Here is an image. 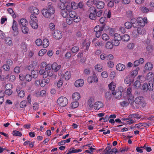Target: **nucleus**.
<instances>
[{
    "instance_id": "nucleus-14",
    "label": "nucleus",
    "mask_w": 154,
    "mask_h": 154,
    "mask_svg": "<svg viewBox=\"0 0 154 154\" xmlns=\"http://www.w3.org/2000/svg\"><path fill=\"white\" fill-rule=\"evenodd\" d=\"M116 67L117 70L119 71H121L124 70L125 69V66L123 64L119 63L117 65Z\"/></svg>"
},
{
    "instance_id": "nucleus-51",
    "label": "nucleus",
    "mask_w": 154,
    "mask_h": 154,
    "mask_svg": "<svg viewBox=\"0 0 154 154\" xmlns=\"http://www.w3.org/2000/svg\"><path fill=\"white\" fill-rule=\"evenodd\" d=\"M105 97L107 100H109L111 97V94L110 92H107L105 94Z\"/></svg>"
},
{
    "instance_id": "nucleus-36",
    "label": "nucleus",
    "mask_w": 154,
    "mask_h": 154,
    "mask_svg": "<svg viewBox=\"0 0 154 154\" xmlns=\"http://www.w3.org/2000/svg\"><path fill=\"white\" fill-rule=\"evenodd\" d=\"M131 22L132 23V26L136 28L138 27V26L139 25H137L136 23L137 22V21L136 19H132L131 20Z\"/></svg>"
},
{
    "instance_id": "nucleus-63",
    "label": "nucleus",
    "mask_w": 154,
    "mask_h": 154,
    "mask_svg": "<svg viewBox=\"0 0 154 154\" xmlns=\"http://www.w3.org/2000/svg\"><path fill=\"white\" fill-rule=\"evenodd\" d=\"M25 78L26 80L29 82L31 80L32 76L30 74H27L26 75Z\"/></svg>"
},
{
    "instance_id": "nucleus-48",
    "label": "nucleus",
    "mask_w": 154,
    "mask_h": 154,
    "mask_svg": "<svg viewBox=\"0 0 154 154\" xmlns=\"http://www.w3.org/2000/svg\"><path fill=\"white\" fill-rule=\"evenodd\" d=\"M95 46H103L104 45V43L103 41H97L94 44Z\"/></svg>"
},
{
    "instance_id": "nucleus-43",
    "label": "nucleus",
    "mask_w": 154,
    "mask_h": 154,
    "mask_svg": "<svg viewBox=\"0 0 154 154\" xmlns=\"http://www.w3.org/2000/svg\"><path fill=\"white\" fill-rule=\"evenodd\" d=\"M13 135L14 136H19L21 137L22 135V134L21 132L15 130L13 131Z\"/></svg>"
},
{
    "instance_id": "nucleus-55",
    "label": "nucleus",
    "mask_w": 154,
    "mask_h": 154,
    "mask_svg": "<svg viewBox=\"0 0 154 154\" xmlns=\"http://www.w3.org/2000/svg\"><path fill=\"white\" fill-rule=\"evenodd\" d=\"M33 9V12L35 14L38 15L39 13V10L35 7H33L32 8Z\"/></svg>"
},
{
    "instance_id": "nucleus-50",
    "label": "nucleus",
    "mask_w": 154,
    "mask_h": 154,
    "mask_svg": "<svg viewBox=\"0 0 154 154\" xmlns=\"http://www.w3.org/2000/svg\"><path fill=\"white\" fill-rule=\"evenodd\" d=\"M71 7L73 9H77L78 8V5L75 2H72L71 3Z\"/></svg>"
},
{
    "instance_id": "nucleus-30",
    "label": "nucleus",
    "mask_w": 154,
    "mask_h": 154,
    "mask_svg": "<svg viewBox=\"0 0 154 154\" xmlns=\"http://www.w3.org/2000/svg\"><path fill=\"white\" fill-rule=\"evenodd\" d=\"M71 73L69 71H66L64 74V77L65 80H68L71 76Z\"/></svg>"
},
{
    "instance_id": "nucleus-7",
    "label": "nucleus",
    "mask_w": 154,
    "mask_h": 154,
    "mask_svg": "<svg viewBox=\"0 0 154 154\" xmlns=\"http://www.w3.org/2000/svg\"><path fill=\"white\" fill-rule=\"evenodd\" d=\"M53 36L55 39L59 40L62 38V33L61 31L56 30L53 33Z\"/></svg>"
},
{
    "instance_id": "nucleus-45",
    "label": "nucleus",
    "mask_w": 154,
    "mask_h": 154,
    "mask_svg": "<svg viewBox=\"0 0 154 154\" xmlns=\"http://www.w3.org/2000/svg\"><path fill=\"white\" fill-rule=\"evenodd\" d=\"M88 11L90 13L96 14V9L95 7H91L90 8Z\"/></svg>"
},
{
    "instance_id": "nucleus-62",
    "label": "nucleus",
    "mask_w": 154,
    "mask_h": 154,
    "mask_svg": "<svg viewBox=\"0 0 154 154\" xmlns=\"http://www.w3.org/2000/svg\"><path fill=\"white\" fill-rule=\"evenodd\" d=\"M35 69V67L32 64H31L29 65L28 67H27V69L29 70L32 72L33 71L34 69Z\"/></svg>"
},
{
    "instance_id": "nucleus-40",
    "label": "nucleus",
    "mask_w": 154,
    "mask_h": 154,
    "mask_svg": "<svg viewBox=\"0 0 154 154\" xmlns=\"http://www.w3.org/2000/svg\"><path fill=\"white\" fill-rule=\"evenodd\" d=\"M94 102V99L92 97L90 98L88 100V104L90 108L93 106V103Z\"/></svg>"
},
{
    "instance_id": "nucleus-17",
    "label": "nucleus",
    "mask_w": 154,
    "mask_h": 154,
    "mask_svg": "<svg viewBox=\"0 0 154 154\" xmlns=\"http://www.w3.org/2000/svg\"><path fill=\"white\" fill-rule=\"evenodd\" d=\"M104 28V25H102L101 27L99 25L96 26L94 28V31L95 32H102Z\"/></svg>"
},
{
    "instance_id": "nucleus-41",
    "label": "nucleus",
    "mask_w": 154,
    "mask_h": 154,
    "mask_svg": "<svg viewBox=\"0 0 154 154\" xmlns=\"http://www.w3.org/2000/svg\"><path fill=\"white\" fill-rule=\"evenodd\" d=\"M106 19L105 17H103L100 18L99 20L101 24H103V25H104L106 24Z\"/></svg>"
},
{
    "instance_id": "nucleus-20",
    "label": "nucleus",
    "mask_w": 154,
    "mask_h": 154,
    "mask_svg": "<svg viewBox=\"0 0 154 154\" xmlns=\"http://www.w3.org/2000/svg\"><path fill=\"white\" fill-rule=\"evenodd\" d=\"M128 100L130 104L132 105L134 103V97L132 94L129 95L127 96Z\"/></svg>"
},
{
    "instance_id": "nucleus-46",
    "label": "nucleus",
    "mask_w": 154,
    "mask_h": 154,
    "mask_svg": "<svg viewBox=\"0 0 154 154\" xmlns=\"http://www.w3.org/2000/svg\"><path fill=\"white\" fill-rule=\"evenodd\" d=\"M79 105L77 101L73 102L71 103V106L72 108H75L78 107Z\"/></svg>"
},
{
    "instance_id": "nucleus-26",
    "label": "nucleus",
    "mask_w": 154,
    "mask_h": 154,
    "mask_svg": "<svg viewBox=\"0 0 154 154\" xmlns=\"http://www.w3.org/2000/svg\"><path fill=\"white\" fill-rule=\"evenodd\" d=\"M5 42L8 45L10 46L12 45V42L11 38L10 37H6L5 39Z\"/></svg>"
},
{
    "instance_id": "nucleus-23",
    "label": "nucleus",
    "mask_w": 154,
    "mask_h": 154,
    "mask_svg": "<svg viewBox=\"0 0 154 154\" xmlns=\"http://www.w3.org/2000/svg\"><path fill=\"white\" fill-rule=\"evenodd\" d=\"M128 117L130 118L133 119L136 118L137 119H139L140 117L139 116V115L137 113L131 114L128 116Z\"/></svg>"
},
{
    "instance_id": "nucleus-10",
    "label": "nucleus",
    "mask_w": 154,
    "mask_h": 154,
    "mask_svg": "<svg viewBox=\"0 0 154 154\" xmlns=\"http://www.w3.org/2000/svg\"><path fill=\"white\" fill-rule=\"evenodd\" d=\"M112 93L113 95H115L116 98L119 99L120 98L122 95V91L119 90H116L115 92L112 91Z\"/></svg>"
},
{
    "instance_id": "nucleus-64",
    "label": "nucleus",
    "mask_w": 154,
    "mask_h": 154,
    "mask_svg": "<svg viewBox=\"0 0 154 154\" xmlns=\"http://www.w3.org/2000/svg\"><path fill=\"white\" fill-rule=\"evenodd\" d=\"M126 14L127 16L129 18H131L132 17V12L131 11L129 10L127 11Z\"/></svg>"
},
{
    "instance_id": "nucleus-37",
    "label": "nucleus",
    "mask_w": 154,
    "mask_h": 154,
    "mask_svg": "<svg viewBox=\"0 0 154 154\" xmlns=\"http://www.w3.org/2000/svg\"><path fill=\"white\" fill-rule=\"evenodd\" d=\"M39 73L41 75H43V77L44 78H45L47 77L46 74V71H45L44 69H41L39 71Z\"/></svg>"
},
{
    "instance_id": "nucleus-61",
    "label": "nucleus",
    "mask_w": 154,
    "mask_h": 154,
    "mask_svg": "<svg viewBox=\"0 0 154 154\" xmlns=\"http://www.w3.org/2000/svg\"><path fill=\"white\" fill-rule=\"evenodd\" d=\"M22 49L24 52H26L27 51V45L26 44L23 43L22 45Z\"/></svg>"
},
{
    "instance_id": "nucleus-58",
    "label": "nucleus",
    "mask_w": 154,
    "mask_h": 154,
    "mask_svg": "<svg viewBox=\"0 0 154 154\" xmlns=\"http://www.w3.org/2000/svg\"><path fill=\"white\" fill-rule=\"evenodd\" d=\"M2 68L3 69L6 71H8L10 69L9 66L7 64L3 65Z\"/></svg>"
},
{
    "instance_id": "nucleus-34",
    "label": "nucleus",
    "mask_w": 154,
    "mask_h": 154,
    "mask_svg": "<svg viewBox=\"0 0 154 154\" xmlns=\"http://www.w3.org/2000/svg\"><path fill=\"white\" fill-rule=\"evenodd\" d=\"M102 68V66L100 64L96 65L95 66L96 70L99 72H101L103 70Z\"/></svg>"
},
{
    "instance_id": "nucleus-24",
    "label": "nucleus",
    "mask_w": 154,
    "mask_h": 154,
    "mask_svg": "<svg viewBox=\"0 0 154 154\" xmlns=\"http://www.w3.org/2000/svg\"><path fill=\"white\" fill-rule=\"evenodd\" d=\"M45 70L46 71V74L47 75V77L48 76H49L50 77L53 76L54 77H56V75H54V72L53 70H51V69L48 70Z\"/></svg>"
},
{
    "instance_id": "nucleus-21",
    "label": "nucleus",
    "mask_w": 154,
    "mask_h": 154,
    "mask_svg": "<svg viewBox=\"0 0 154 154\" xmlns=\"http://www.w3.org/2000/svg\"><path fill=\"white\" fill-rule=\"evenodd\" d=\"M122 40L123 42H128L130 39V36L128 34H125L122 37Z\"/></svg>"
},
{
    "instance_id": "nucleus-19",
    "label": "nucleus",
    "mask_w": 154,
    "mask_h": 154,
    "mask_svg": "<svg viewBox=\"0 0 154 154\" xmlns=\"http://www.w3.org/2000/svg\"><path fill=\"white\" fill-rule=\"evenodd\" d=\"M81 97L80 94L78 92H75L73 94L72 98L75 100H78Z\"/></svg>"
},
{
    "instance_id": "nucleus-54",
    "label": "nucleus",
    "mask_w": 154,
    "mask_h": 154,
    "mask_svg": "<svg viewBox=\"0 0 154 154\" xmlns=\"http://www.w3.org/2000/svg\"><path fill=\"white\" fill-rule=\"evenodd\" d=\"M46 52L45 49H43L40 50L38 52V55L40 56H43Z\"/></svg>"
},
{
    "instance_id": "nucleus-12",
    "label": "nucleus",
    "mask_w": 154,
    "mask_h": 154,
    "mask_svg": "<svg viewBox=\"0 0 154 154\" xmlns=\"http://www.w3.org/2000/svg\"><path fill=\"white\" fill-rule=\"evenodd\" d=\"M17 22L14 20H13V25L12 26V28L13 30L14 31V35H17L18 34L17 27Z\"/></svg>"
},
{
    "instance_id": "nucleus-2",
    "label": "nucleus",
    "mask_w": 154,
    "mask_h": 154,
    "mask_svg": "<svg viewBox=\"0 0 154 154\" xmlns=\"http://www.w3.org/2000/svg\"><path fill=\"white\" fill-rule=\"evenodd\" d=\"M61 67V65H58L57 63L54 62L52 65L48 64L47 65L45 69L46 70H48L52 68L53 70H54L55 72H57L60 69Z\"/></svg>"
},
{
    "instance_id": "nucleus-33",
    "label": "nucleus",
    "mask_w": 154,
    "mask_h": 154,
    "mask_svg": "<svg viewBox=\"0 0 154 154\" xmlns=\"http://www.w3.org/2000/svg\"><path fill=\"white\" fill-rule=\"evenodd\" d=\"M27 24V22L26 20L25 19H22L20 20V24L21 26H26Z\"/></svg>"
},
{
    "instance_id": "nucleus-16",
    "label": "nucleus",
    "mask_w": 154,
    "mask_h": 154,
    "mask_svg": "<svg viewBox=\"0 0 154 154\" xmlns=\"http://www.w3.org/2000/svg\"><path fill=\"white\" fill-rule=\"evenodd\" d=\"M143 97L142 96H139L136 98L134 100V102L138 104H141L143 103L142 100Z\"/></svg>"
},
{
    "instance_id": "nucleus-49",
    "label": "nucleus",
    "mask_w": 154,
    "mask_h": 154,
    "mask_svg": "<svg viewBox=\"0 0 154 154\" xmlns=\"http://www.w3.org/2000/svg\"><path fill=\"white\" fill-rule=\"evenodd\" d=\"M38 71L36 70H34L31 72V74L33 78H36L38 76Z\"/></svg>"
},
{
    "instance_id": "nucleus-22",
    "label": "nucleus",
    "mask_w": 154,
    "mask_h": 154,
    "mask_svg": "<svg viewBox=\"0 0 154 154\" xmlns=\"http://www.w3.org/2000/svg\"><path fill=\"white\" fill-rule=\"evenodd\" d=\"M61 13L62 17L64 18H66L68 16L69 12L66 11L65 9L61 10Z\"/></svg>"
},
{
    "instance_id": "nucleus-53",
    "label": "nucleus",
    "mask_w": 154,
    "mask_h": 154,
    "mask_svg": "<svg viewBox=\"0 0 154 154\" xmlns=\"http://www.w3.org/2000/svg\"><path fill=\"white\" fill-rule=\"evenodd\" d=\"M27 102L26 101L23 100L21 101L20 103V108H23L26 106Z\"/></svg>"
},
{
    "instance_id": "nucleus-27",
    "label": "nucleus",
    "mask_w": 154,
    "mask_h": 154,
    "mask_svg": "<svg viewBox=\"0 0 154 154\" xmlns=\"http://www.w3.org/2000/svg\"><path fill=\"white\" fill-rule=\"evenodd\" d=\"M140 82L139 81H136L134 84V88L137 89H139L140 88Z\"/></svg>"
},
{
    "instance_id": "nucleus-4",
    "label": "nucleus",
    "mask_w": 154,
    "mask_h": 154,
    "mask_svg": "<svg viewBox=\"0 0 154 154\" xmlns=\"http://www.w3.org/2000/svg\"><path fill=\"white\" fill-rule=\"evenodd\" d=\"M69 15L71 18L75 22H78L80 21V17L76 15L75 11H72L69 12Z\"/></svg>"
},
{
    "instance_id": "nucleus-1",
    "label": "nucleus",
    "mask_w": 154,
    "mask_h": 154,
    "mask_svg": "<svg viewBox=\"0 0 154 154\" xmlns=\"http://www.w3.org/2000/svg\"><path fill=\"white\" fill-rule=\"evenodd\" d=\"M55 12L54 8L43 9L42 10V15L46 18H50Z\"/></svg>"
},
{
    "instance_id": "nucleus-60",
    "label": "nucleus",
    "mask_w": 154,
    "mask_h": 154,
    "mask_svg": "<svg viewBox=\"0 0 154 154\" xmlns=\"http://www.w3.org/2000/svg\"><path fill=\"white\" fill-rule=\"evenodd\" d=\"M142 12L143 13H146L148 12L149 9L145 7H142L141 8Z\"/></svg>"
},
{
    "instance_id": "nucleus-25",
    "label": "nucleus",
    "mask_w": 154,
    "mask_h": 154,
    "mask_svg": "<svg viewBox=\"0 0 154 154\" xmlns=\"http://www.w3.org/2000/svg\"><path fill=\"white\" fill-rule=\"evenodd\" d=\"M42 44L43 47L46 48L49 45V42L48 39L45 38L43 39Z\"/></svg>"
},
{
    "instance_id": "nucleus-29",
    "label": "nucleus",
    "mask_w": 154,
    "mask_h": 154,
    "mask_svg": "<svg viewBox=\"0 0 154 154\" xmlns=\"http://www.w3.org/2000/svg\"><path fill=\"white\" fill-rule=\"evenodd\" d=\"M109 89L112 90V91H114L116 87V84L113 82H111L109 85Z\"/></svg>"
},
{
    "instance_id": "nucleus-13",
    "label": "nucleus",
    "mask_w": 154,
    "mask_h": 154,
    "mask_svg": "<svg viewBox=\"0 0 154 154\" xmlns=\"http://www.w3.org/2000/svg\"><path fill=\"white\" fill-rule=\"evenodd\" d=\"M84 84V81L82 79H79L76 80L75 83V85L76 87L82 86Z\"/></svg>"
},
{
    "instance_id": "nucleus-59",
    "label": "nucleus",
    "mask_w": 154,
    "mask_h": 154,
    "mask_svg": "<svg viewBox=\"0 0 154 154\" xmlns=\"http://www.w3.org/2000/svg\"><path fill=\"white\" fill-rule=\"evenodd\" d=\"M137 30L138 34L142 35L144 34L143 30L142 28L138 27Z\"/></svg>"
},
{
    "instance_id": "nucleus-9",
    "label": "nucleus",
    "mask_w": 154,
    "mask_h": 154,
    "mask_svg": "<svg viewBox=\"0 0 154 154\" xmlns=\"http://www.w3.org/2000/svg\"><path fill=\"white\" fill-rule=\"evenodd\" d=\"M94 109L97 110L103 107V105L101 102L98 101L96 102L93 105Z\"/></svg>"
},
{
    "instance_id": "nucleus-44",
    "label": "nucleus",
    "mask_w": 154,
    "mask_h": 154,
    "mask_svg": "<svg viewBox=\"0 0 154 154\" xmlns=\"http://www.w3.org/2000/svg\"><path fill=\"white\" fill-rule=\"evenodd\" d=\"M9 77V80L11 81L12 82L14 81L16 79V77L15 75H12L9 76V74L7 75L5 77V79H8Z\"/></svg>"
},
{
    "instance_id": "nucleus-6",
    "label": "nucleus",
    "mask_w": 154,
    "mask_h": 154,
    "mask_svg": "<svg viewBox=\"0 0 154 154\" xmlns=\"http://www.w3.org/2000/svg\"><path fill=\"white\" fill-rule=\"evenodd\" d=\"M137 21V22L136 23L137 25H139L142 27L144 26L147 22V19L146 17H144L143 19L141 17L138 18Z\"/></svg>"
},
{
    "instance_id": "nucleus-31",
    "label": "nucleus",
    "mask_w": 154,
    "mask_h": 154,
    "mask_svg": "<svg viewBox=\"0 0 154 154\" xmlns=\"http://www.w3.org/2000/svg\"><path fill=\"white\" fill-rule=\"evenodd\" d=\"M96 2H97L96 0H88L87 2V5L88 7H90L92 6L93 4L95 5Z\"/></svg>"
},
{
    "instance_id": "nucleus-42",
    "label": "nucleus",
    "mask_w": 154,
    "mask_h": 154,
    "mask_svg": "<svg viewBox=\"0 0 154 154\" xmlns=\"http://www.w3.org/2000/svg\"><path fill=\"white\" fill-rule=\"evenodd\" d=\"M122 36L120 34L118 33H116L114 35V37L115 39L118 41H120L122 40Z\"/></svg>"
},
{
    "instance_id": "nucleus-56",
    "label": "nucleus",
    "mask_w": 154,
    "mask_h": 154,
    "mask_svg": "<svg viewBox=\"0 0 154 154\" xmlns=\"http://www.w3.org/2000/svg\"><path fill=\"white\" fill-rule=\"evenodd\" d=\"M79 48L76 46H74L71 49L73 53L77 52L79 51Z\"/></svg>"
},
{
    "instance_id": "nucleus-32",
    "label": "nucleus",
    "mask_w": 154,
    "mask_h": 154,
    "mask_svg": "<svg viewBox=\"0 0 154 154\" xmlns=\"http://www.w3.org/2000/svg\"><path fill=\"white\" fill-rule=\"evenodd\" d=\"M30 23L32 27L34 29H37L38 26V24L37 22H32V21H30Z\"/></svg>"
},
{
    "instance_id": "nucleus-18",
    "label": "nucleus",
    "mask_w": 154,
    "mask_h": 154,
    "mask_svg": "<svg viewBox=\"0 0 154 154\" xmlns=\"http://www.w3.org/2000/svg\"><path fill=\"white\" fill-rule=\"evenodd\" d=\"M153 65L151 63H147L145 65V67L146 70H151L153 67Z\"/></svg>"
},
{
    "instance_id": "nucleus-11",
    "label": "nucleus",
    "mask_w": 154,
    "mask_h": 154,
    "mask_svg": "<svg viewBox=\"0 0 154 154\" xmlns=\"http://www.w3.org/2000/svg\"><path fill=\"white\" fill-rule=\"evenodd\" d=\"M154 78V75L152 72H148L146 76V79L149 81V83L152 82L153 78Z\"/></svg>"
},
{
    "instance_id": "nucleus-35",
    "label": "nucleus",
    "mask_w": 154,
    "mask_h": 154,
    "mask_svg": "<svg viewBox=\"0 0 154 154\" xmlns=\"http://www.w3.org/2000/svg\"><path fill=\"white\" fill-rule=\"evenodd\" d=\"M139 69V67L137 68L135 70L131 72V75L133 77H135L137 74L138 71Z\"/></svg>"
},
{
    "instance_id": "nucleus-8",
    "label": "nucleus",
    "mask_w": 154,
    "mask_h": 154,
    "mask_svg": "<svg viewBox=\"0 0 154 154\" xmlns=\"http://www.w3.org/2000/svg\"><path fill=\"white\" fill-rule=\"evenodd\" d=\"M97 2L95 3L97 8L99 9H102L104 7L105 3L103 1L96 0Z\"/></svg>"
},
{
    "instance_id": "nucleus-57",
    "label": "nucleus",
    "mask_w": 154,
    "mask_h": 154,
    "mask_svg": "<svg viewBox=\"0 0 154 154\" xmlns=\"http://www.w3.org/2000/svg\"><path fill=\"white\" fill-rule=\"evenodd\" d=\"M13 87V85L11 84H7L5 86L6 90L11 89Z\"/></svg>"
},
{
    "instance_id": "nucleus-52",
    "label": "nucleus",
    "mask_w": 154,
    "mask_h": 154,
    "mask_svg": "<svg viewBox=\"0 0 154 154\" xmlns=\"http://www.w3.org/2000/svg\"><path fill=\"white\" fill-rule=\"evenodd\" d=\"M8 12L12 15L13 18H15L16 17V15L14 13L13 9L11 8H8Z\"/></svg>"
},
{
    "instance_id": "nucleus-3",
    "label": "nucleus",
    "mask_w": 154,
    "mask_h": 154,
    "mask_svg": "<svg viewBox=\"0 0 154 154\" xmlns=\"http://www.w3.org/2000/svg\"><path fill=\"white\" fill-rule=\"evenodd\" d=\"M57 103L61 107L66 106L68 103L67 99L64 97H61L58 98L57 101Z\"/></svg>"
},
{
    "instance_id": "nucleus-39",
    "label": "nucleus",
    "mask_w": 154,
    "mask_h": 154,
    "mask_svg": "<svg viewBox=\"0 0 154 154\" xmlns=\"http://www.w3.org/2000/svg\"><path fill=\"white\" fill-rule=\"evenodd\" d=\"M101 37L102 39L103 40L107 41L110 39L109 35L106 33L103 34L102 35Z\"/></svg>"
},
{
    "instance_id": "nucleus-5",
    "label": "nucleus",
    "mask_w": 154,
    "mask_h": 154,
    "mask_svg": "<svg viewBox=\"0 0 154 154\" xmlns=\"http://www.w3.org/2000/svg\"><path fill=\"white\" fill-rule=\"evenodd\" d=\"M141 89L144 92H146L148 90L149 91H153V85H150V83L146 82L143 84Z\"/></svg>"
},
{
    "instance_id": "nucleus-47",
    "label": "nucleus",
    "mask_w": 154,
    "mask_h": 154,
    "mask_svg": "<svg viewBox=\"0 0 154 154\" xmlns=\"http://www.w3.org/2000/svg\"><path fill=\"white\" fill-rule=\"evenodd\" d=\"M125 28L127 29H130L132 26V23L129 22H127L125 23Z\"/></svg>"
},
{
    "instance_id": "nucleus-38",
    "label": "nucleus",
    "mask_w": 154,
    "mask_h": 154,
    "mask_svg": "<svg viewBox=\"0 0 154 154\" xmlns=\"http://www.w3.org/2000/svg\"><path fill=\"white\" fill-rule=\"evenodd\" d=\"M21 29L23 33L24 34H27L29 32V29L26 26H21Z\"/></svg>"
},
{
    "instance_id": "nucleus-28",
    "label": "nucleus",
    "mask_w": 154,
    "mask_h": 154,
    "mask_svg": "<svg viewBox=\"0 0 154 154\" xmlns=\"http://www.w3.org/2000/svg\"><path fill=\"white\" fill-rule=\"evenodd\" d=\"M105 46L106 48L111 49L113 48V44L110 42H108L106 43Z\"/></svg>"
},
{
    "instance_id": "nucleus-15",
    "label": "nucleus",
    "mask_w": 154,
    "mask_h": 154,
    "mask_svg": "<svg viewBox=\"0 0 154 154\" xmlns=\"http://www.w3.org/2000/svg\"><path fill=\"white\" fill-rule=\"evenodd\" d=\"M17 92L19 96L21 98H23L25 96V92L24 91L21 90L19 88H17Z\"/></svg>"
}]
</instances>
